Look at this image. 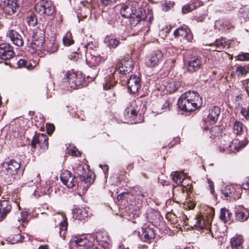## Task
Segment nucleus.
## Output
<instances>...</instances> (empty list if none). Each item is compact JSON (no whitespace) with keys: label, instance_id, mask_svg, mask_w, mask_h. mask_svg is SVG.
Returning a JSON list of instances; mask_svg holds the SVG:
<instances>
[{"label":"nucleus","instance_id":"nucleus-62","mask_svg":"<svg viewBox=\"0 0 249 249\" xmlns=\"http://www.w3.org/2000/svg\"><path fill=\"white\" fill-rule=\"evenodd\" d=\"M227 23H228L227 22H222V25L223 27H224V25H225V26L227 27V29H230V28L228 27ZM224 28H225V27H224Z\"/></svg>","mask_w":249,"mask_h":249},{"label":"nucleus","instance_id":"nucleus-39","mask_svg":"<svg viewBox=\"0 0 249 249\" xmlns=\"http://www.w3.org/2000/svg\"><path fill=\"white\" fill-rule=\"evenodd\" d=\"M169 91L174 92L176 91L180 87L181 84L179 82L173 81L169 84Z\"/></svg>","mask_w":249,"mask_h":249},{"label":"nucleus","instance_id":"nucleus-47","mask_svg":"<svg viewBox=\"0 0 249 249\" xmlns=\"http://www.w3.org/2000/svg\"><path fill=\"white\" fill-rule=\"evenodd\" d=\"M237 58L240 61H249V53H241L238 56Z\"/></svg>","mask_w":249,"mask_h":249},{"label":"nucleus","instance_id":"nucleus-52","mask_svg":"<svg viewBox=\"0 0 249 249\" xmlns=\"http://www.w3.org/2000/svg\"><path fill=\"white\" fill-rule=\"evenodd\" d=\"M117 0H101V2L105 6L115 3Z\"/></svg>","mask_w":249,"mask_h":249},{"label":"nucleus","instance_id":"nucleus-24","mask_svg":"<svg viewBox=\"0 0 249 249\" xmlns=\"http://www.w3.org/2000/svg\"><path fill=\"white\" fill-rule=\"evenodd\" d=\"M243 238L241 235H235L231 239L230 243L232 249H243Z\"/></svg>","mask_w":249,"mask_h":249},{"label":"nucleus","instance_id":"nucleus-58","mask_svg":"<svg viewBox=\"0 0 249 249\" xmlns=\"http://www.w3.org/2000/svg\"><path fill=\"white\" fill-rule=\"evenodd\" d=\"M37 249H49V248L48 245H44L40 246Z\"/></svg>","mask_w":249,"mask_h":249},{"label":"nucleus","instance_id":"nucleus-49","mask_svg":"<svg viewBox=\"0 0 249 249\" xmlns=\"http://www.w3.org/2000/svg\"><path fill=\"white\" fill-rule=\"evenodd\" d=\"M114 83H111L107 80L105 81V82L103 84L104 89L105 90L110 89L112 87L114 86Z\"/></svg>","mask_w":249,"mask_h":249},{"label":"nucleus","instance_id":"nucleus-61","mask_svg":"<svg viewBox=\"0 0 249 249\" xmlns=\"http://www.w3.org/2000/svg\"><path fill=\"white\" fill-rule=\"evenodd\" d=\"M16 237L17 238V241H22L23 240L21 236L19 235H17Z\"/></svg>","mask_w":249,"mask_h":249},{"label":"nucleus","instance_id":"nucleus-32","mask_svg":"<svg viewBox=\"0 0 249 249\" xmlns=\"http://www.w3.org/2000/svg\"><path fill=\"white\" fill-rule=\"evenodd\" d=\"M172 179L177 184H180L185 178V176L180 172H175L172 174Z\"/></svg>","mask_w":249,"mask_h":249},{"label":"nucleus","instance_id":"nucleus-60","mask_svg":"<svg viewBox=\"0 0 249 249\" xmlns=\"http://www.w3.org/2000/svg\"><path fill=\"white\" fill-rule=\"evenodd\" d=\"M137 114V111L135 109H132L131 110V116H135Z\"/></svg>","mask_w":249,"mask_h":249},{"label":"nucleus","instance_id":"nucleus-4","mask_svg":"<svg viewBox=\"0 0 249 249\" xmlns=\"http://www.w3.org/2000/svg\"><path fill=\"white\" fill-rule=\"evenodd\" d=\"M83 48L85 52L86 62L90 67H95L103 60L99 54L97 55L95 50L90 46L89 44L85 45Z\"/></svg>","mask_w":249,"mask_h":249},{"label":"nucleus","instance_id":"nucleus-10","mask_svg":"<svg viewBox=\"0 0 249 249\" xmlns=\"http://www.w3.org/2000/svg\"><path fill=\"white\" fill-rule=\"evenodd\" d=\"M163 53L160 50L153 52L145 59V65L150 68L154 67L162 61Z\"/></svg>","mask_w":249,"mask_h":249},{"label":"nucleus","instance_id":"nucleus-53","mask_svg":"<svg viewBox=\"0 0 249 249\" xmlns=\"http://www.w3.org/2000/svg\"><path fill=\"white\" fill-rule=\"evenodd\" d=\"M47 132L48 134L52 133L54 129V126L52 124H46Z\"/></svg>","mask_w":249,"mask_h":249},{"label":"nucleus","instance_id":"nucleus-26","mask_svg":"<svg viewBox=\"0 0 249 249\" xmlns=\"http://www.w3.org/2000/svg\"><path fill=\"white\" fill-rule=\"evenodd\" d=\"M222 194L223 197L225 199L234 197V194L235 192V189L233 186L231 185L226 186L222 190Z\"/></svg>","mask_w":249,"mask_h":249},{"label":"nucleus","instance_id":"nucleus-40","mask_svg":"<svg viewBox=\"0 0 249 249\" xmlns=\"http://www.w3.org/2000/svg\"><path fill=\"white\" fill-rule=\"evenodd\" d=\"M61 216L62 217L63 220L59 223L60 234H61V231H65L67 230L68 226L67 218L63 214H61Z\"/></svg>","mask_w":249,"mask_h":249},{"label":"nucleus","instance_id":"nucleus-57","mask_svg":"<svg viewBox=\"0 0 249 249\" xmlns=\"http://www.w3.org/2000/svg\"><path fill=\"white\" fill-rule=\"evenodd\" d=\"M71 152L72 155H74L76 157H78L80 155V152L77 151V150L75 148L71 149Z\"/></svg>","mask_w":249,"mask_h":249},{"label":"nucleus","instance_id":"nucleus-48","mask_svg":"<svg viewBox=\"0 0 249 249\" xmlns=\"http://www.w3.org/2000/svg\"><path fill=\"white\" fill-rule=\"evenodd\" d=\"M241 113L246 119H249V106L247 107L242 108Z\"/></svg>","mask_w":249,"mask_h":249},{"label":"nucleus","instance_id":"nucleus-21","mask_svg":"<svg viewBox=\"0 0 249 249\" xmlns=\"http://www.w3.org/2000/svg\"><path fill=\"white\" fill-rule=\"evenodd\" d=\"M235 214L236 220L240 222H243L248 219L249 217V211L243 207H239L236 210Z\"/></svg>","mask_w":249,"mask_h":249},{"label":"nucleus","instance_id":"nucleus-6","mask_svg":"<svg viewBox=\"0 0 249 249\" xmlns=\"http://www.w3.org/2000/svg\"><path fill=\"white\" fill-rule=\"evenodd\" d=\"M133 63L132 59L128 56L121 60H117L116 64L115 73L124 75L132 70Z\"/></svg>","mask_w":249,"mask_h":249},{"label":"nucleus","instance_id":"nucleus-46","mask_svg":"<svg viewBox=\"0 0 249 249\" xmlns=\"http://www.w3.org/2000/svg\"><path fill=\"white\" fill-rule=\"evenodd\" d=\"M30 180L29 181L34 184H37L40 182L41 179L39 174H35L31 176Z\"/></svg>","mask_w":249,"mask_h":249},{"label":"nucleus","instance_id":"nucleus-59","mask_svg":"<svg viewBox=\"0 0 249 249\" xmlns=\"http://www.w3.org/2000/svg\"><path fill=\"white\" fill-rule=\"evenodd\" d=\"M243 188L244 189H249V182H247L243 184Z\"/></svg>","mask_w":249,"mask_h":249},{"label":"nucleus","instance_id":"nucleus-30","mask_svg":"<svg viewBox=\"0 0 249 249\" xmlns=\"http://www.w3.org/2000/svg\"><path fill=\"white\" fill-rule=\"evenodd\" d=\"M73 169L74 173L79 177L80 179L82 178L87 174L84 165L83 164H76Z\"/></svg>","mask_w":249,"mask_h":249},{"label":"nucleus","instance_id":"nucleus-8","mask_svg":"<svg viewBox=\"0 0 249 249\" xmlns=\"http://www.w3.org/2000/svg\"><path fill=\"white\" fill-rule=\"evenodd\" d=\"M45 40V33L44 31L36 30L33 36V39L30 44V47L34 51H40L43 48Z\"/></svg>","mask_w":249,"mask_h":249},{"label":"nucleus","instance_id":"nucleus-28","mask_svg":"<svg viewBox=\"0 0 249 249\" xmlns=\"http://www.w3.org/2000/svg\"><path fill=\"white\" fill-rule=\"evenodd\" d=\"M230 41L227 40L225 38H221L217 39L213 43V46H215L216 49L221 50L225 48H229L230 45Z\"/></svg>","mask_w":249,"mask_h":249},{"label":"nucleus","instance_id":"nucleus-45","mask_svg":"<svg viewBox=\"0 0 249 249\" xmlns=\"http://www.w3.org/2000/svg\"><path fill=\"white\" fill-rule=\"evenodd\" d=\"M174 4L175 3L173 1H166L162 5V9L165 11H167L171 8H172L174 6Z\"/></svg>","mask_w":249,"mask_h":249},{"label":"nucleus","instance_id":"nucleus-22","mask_svg":"<svg viewBox=\"0 0 249 249\" xmlns=\"http://www.w3.org/2000/svg\"><path fill=\"white\" fill-rule=\"evenodd\" d=\"M7 35L10 38L11 41L15 45L18 46H21L23 45V41L22 38L16 31L13 30H9Z\"/></svg>","mask_w":249,"mask_h":249},{"label":"nucleus","instance_id":"nucleus-42","mask_svg":"<svg viewBox=\"0 0 249 249\" xmlns=\"http://www.w3.org/2000/svg\"><path fill=\"white\" fill-rule=\"evenodd\" d=\"M28 217V213L27 212H22L21 213V219L19 218L17 220L20 224H23L24 223H27V218Z\"/></svg>","mask_w":249,"mask_h":249},{"label":"nucleus","instance_id":"nucleus-31","mask_svg":"<svg viewBox=\"0 0 249 249\" xmlns=\"http://www.w3.org/2000/svg\"><path fill=\"white\" fill-rule=\"evenodd\" d=\"M74 215L79 219H84L88 216L87 211L85 208L76 209L73 211Z\"/></svg>","mask_w":249,"mask_h":249},{"label":"nucleus","instance_id":"nucleus-34","mask_svg":"<svg viewBox=\"0 0 249 249\" xmlns=\"http://www.w3.org/2000/svg\"><path fill=\"white\" fill-rule=\"evenodd\" d=\"M80 179L81 183H83L85 187L87 188H89L94 181V178L91 177V175H89L87 174Z\"/></svg>","mask_w":249,"mask_h":249},{"label":"nucleus","instance_id":"nucleus-64","mask_svg":"<svg viewBox=\"0 0 249 249\" xmlns=\"http://www.w3.org/2000/svg\"><path fill=\"white\" fill-rule=\"evenodd\" d=\"M112 95H113V96H114V97L115 96V92H113V93H112Z\"/></svg>","mask_w":249,"mask_h":249},{"label":"nucleus","instance_id":"nucleus-55","mask_svg":"<svg viewBox=\"0 0 249 249\" xmlns=\"http://www.w3.org/2000/svg\"><path fill=\"white\" fill-rule=\"evenodd\" d=\"M208 182L209 186V187H210V191H211V193L213 194V191H214V185H213V183L210 179H208Z\"/></svg>","mask_w":249,"mask_h":249},{"label":"nucleus","instance_id":"nucleus-3","mask_svg":"<svg viewBox=\"0 0 249 249\" xmlns=\"http://www.w3.org/2000/svg\"><path fill=\"white\" fill-rule=\"evenodd\" d=\"M84 81V78L80 73L68 71L63 78V82L67 87L76 89L80 86Z\"/></svg>","mask_w":249,"mask_h":249},{"label":"nucleus","instance_id":"nucleus-41","mask_svg":"<svg viewBox=\"0 0 249 249\" xmlns=\"http://www.w3.org/2000/svg\"><path fill=\"white\" fill-rule=\"evenodd\" d=\"M249 70L245 66H239L237 67L236 72L238 76H244L248 72Z\"/></svg>","mask_w":249,"mask_h":249},{"label":"nucleus","instance_id":"nucleus-44","mask_svg":"<svg viewBox=\"0 0 249 249\" xmlns=\"http://www.w3.org/2000/svg\"><path fill=\"white\" fill-rule=\"evenodd\" d=\"M27 22L30 26L34 27L36 24L37 19L34 15H31L27 17Z\"/></svg>","mask_w":249,"mask_h":249},{"label":"nucleus","instance_id":"nucleus-35","mask_svg":"<svg viewBox=\"0 0 249 249\" xmlns=\"http://www.w3.org/2000/svg\"><path fill=\"white\" fill-rule=\"evenodd\" d=\"M234 133L237 135L241 134L243 131V126L242 123L239 121H235L233 125Z\"/></svg>","mask_w":249,"mask_h":249},{"label":"nucleus","instance_id":"nucleus-2","mask_svg":"<svg viewBox=\"0 0 249 249\" xmlns=\"http://www.w3.org/2000/svg\"><path fill=\"white\" fill-rule=\"evenodd\" d=\"M202 104V100L199 94L194 91H187L179 97L178 100V108L186 112H192Z\"/></svg>","mask_w":249,"mask_h":249},{"label":"nucleus","instance_id":"nucleus-29","mask_svg":"<svg viewBox=\"0 0 249 249\" xmlns=\"http://www.w3.org/2000/svg\"><path fill=\"white\" fill-rule=\"evenodd\" d=\"M232 215V213L225 208H221L220 209V214L219 218L221 221L224 223L229 222Z\"/></svg>","mask_w":249,"mask_h":249},{"label":"nucleus","instance_id":"nucleus-36","mask_svg":"<svg viewBox=\"0 0 249 249\" xmlns=\"http://www.w3.org/2000/svg\"><path fill=\"white\" fill-rule=\"evenodd\" d=\"M17 65L19 68H25L28 70H30L32 67L30 62L23 59H20L18 61Z\"/></svg>","mask_w":249,"mask_h":249},{"label":"nucleus","instance_id":"nucleus-27","mask_svg":"<svg viewBox=\"0 0 249 249\" xmlns=\"http://www.w3.org/2000/svg\"><path fill=\"white\" fill-rule=\"evenodd\" d=\"M105 42L110 49L116 48L120 43L119 39L116 37L107 36Z\"/></svg>","mask_w":249,"mask_h":249},{"label":"nucleus","instance_id":"nucleus-25","mask_svg":"<svg viewBox=\"0 0 249 249\" xmlns=\"http://www.w3.org/2000/svg\"><path fill=\"white\" fill-rule=\"evenodd\" d=\"M220 112V110L218 107L213 106L210 109L208 118L211 123L213 124L217 121Z\"/></svg>","mask_w":249,"mask_h":249},{"label":"nucleus","instance_id":"nucleus-13","mask_svg":"<svg viewBox=\"0 0 249 249\" xmlns=\"http://www.w3.org/2000/svg\"><path fill=\"white\" fill-rule=\"evenodd\" d=\"M141 79L136 75H131L127 80L128 90L130 93H135L137 92L141 87Z\"/></svg>","mask_w":249,"mask_h":249},{"label":"nucleus","instance_id":"nucleus-9","mask_svg":"<svg viewBox=\"0 0 249 249\" xmlns=\"http://www.w3.org/2000/svg\"><path fill=\"white\" fill-rule=\"evenodd\" d=\"M20 167V164L14 160L2 163L1 167L2 172L8 177L15 175L18 173Z\"/></svg>","mask_w":249,"mask_h":249},{"label":"nucleus","instance_id":"nucleus-12","mask_svg":"<svg viewBox=\"0 0 249 249\" xmlns=\"http://www.w3.org/2000/svg\"><path fill=\"white\" fill-rule=\"evenodd\" d=\"M202 64L203 61L200 56H192L188 62L187 71L191 72H195L201 68Z\"/></svg>","mask_w":249,"mask_h":249},{"label":"nucleus","instance_id":"nucleus-14","mask_svg":"<svg viewBox=\"0 0 249 249\" xmlns=\"http://www.w3.org/2000/svg\"><path fill=\"white\" fill-rule=\"evenodd\" d=\"M18 7L17 0H4L0 4V8L8 15L14 13Z\"/></svg>","mask_w":249,"mask_h":249},{"label":"nucleus","instance_id":"nucleus-54","mask_svg":"<svg viewBox=\"0 0 249 249\" xmlns=\"http://www.w3.org/2000/svg\"><path fill=\"white\" fill-rule=\"evenodd\" d=\"M170 108V103L168 101H166L162 106V109L168 110Z\"/></svg>","mask_w":249,"mask_h":249},{"label":"nucleus","instance_id":"nucleus-20","mask_svg":"<svg viewBox=\"0 0 249 249\" xmlns=\"http://www.w3.org/2000/svg\"><path fill=\"white\" fill-rule=\"evenodd\" d=\"M154 230L149 227L142 229V233L140 235V238L143 242H150L155 237Z\"/></svg>","mask_w":249,"mask_h":249},{"label":"nucleus","instance_id":"nucleus-15","mask_svg":"<svg viewBox=\"0 0 249 249\" xmlns=\"http://www.w3.org/2000/svg\"><path fill=\"white\" fill-rule=\"evenodd\" d=\"M248 141L246 140L243 142H240L238 140H234L231 142V143L228 145V147H223L222 149H220L221 151H229L230 152L236 153L238 152L240 149L244 147L248 143Z\"/></svg>","mask_w":249,"mask_h":249},{"label":"nucleus","instance_id":"nucleus-50","mask_svg":"<svg viewBox=\"0 0 249 249\" xmlns=\"http://www.w3.org/2000/svg\"><path fill=\"white\" fill-rule=\"evenodd\" d=\"M192 3L193 6H194L195 9L198 7L202 6L203 4V1L201 0H193L192 1Z\"/></svg>","mask_w":249,"mask_h":249},{"label":"nucleus","instance_id":"nucleus-1","mask_svg":"<svg viewBox=\"0 0 249 249\" xmlns=\"http://www.w3.org/2000/svg\"><path fill=\"white\" fill-rule=\"evenodd\" d=\"M120 13L123 17L128 18L132 27L135 26L140 21L146 18L149 21L153 19L152 10L148 7H140L136 1L124 4L120 10Z\"/></svg>","mask_w":249,"mask_h":249},{"label":"nucleus","instance_id":"nucleus-51","mask_svg":"<svg viewBox=\"0 0 249 249\" xmlns=\"http://www.w3.org/2000/svg\"><path fill=\"white\" fill-rule=\"evenodd\" d=\"M92 0H84L81 2V3L82 4L84 7H86L88 8L89 10L92 7V5L91 3V1Z\"/></svg>","mask_w":249,"mask_h":249},{"label":"nucleus","instance_id":"nucleus-23","mask_svg":"<svg viewBox=\"0 0 249 249\" xmlns=\"http://www.w3.org/2000/svg\"><path fill=\"white\" fill-rule=\"evenodd\" d=\"M190 29L188 26L183 25L177 28L174 32V35L176 37H181L183 39L187 38L188 34L190 33Z\"/></svg>","mask_w":249,"mask_h":249},{"label":"nucleus","instance_id":"nucleus-5","mask_svg":"<svg viewBox=\"0 0 249 249\" xmlns=\"http://www.w3.org/2000/svg\"><path fill=\"white\" fill-rule=\"evenodd\" d=\"M31 150L35 152L37 149L38 151L40 149L46 150L48 148V138L47 136L43 134H38L35 136L31 141Z\"/></svg>","mask_w":249,"mask_h":249},{"label":"nucleus","instance_id":"nucleus-63","mask_svg":"<svg viewBox=\"0 0 249 249\" xmlns=\"http://www.w3.org/2000/svg\"><path fill=\"white\" fill-rule=\"evenodd\" d=\"M104 167H105V168H106L107 169V170L108 169V166L107 165H105Z\"/></svg>","mask_w":249,"mask_h":249},{"label":"nucleus","instance_id":"nucleus-18","mask_svg":"<svg viewBox=\"0 0 249 249\" xmlns=\"http://www.w3.org/2000/svg\"><path fill=\"white\" fill-rule=\"evenodd\" d=\"M12 202L9 200H3L0 202V222L4 219L8 213L12 210Z\"/></svg>","mask_w":249,"mask_h":249},{"label":"nucleus","instance_id":"nucleus-17","mask_svg":"<svg viewBox=\"0 0 249 249\" xmlns=\"http://www.w3.org/2000/svg\"><path fill=\"white\" fill-rule=\"evenodd\" d=\"M213 220V215H210L209 216L205 219L204 216L197 215L195 219V226L200 228L209 229Z\"/></svg>","mask_w":249,"mask_h":249},{"label":"nucleus","instance_id":"nucleus-11","mask_svg":"<svg viewBox=\"0 0 249 249\" xmlns=\"http://www.w3.org/2000/svg\"><path fill=\"white\" fill-rule=\"evenodd\" d=\"M60 179L62 183L69 188L74 187L77 183L75 176L68 170H64L62 172Z\"/></svg>","mask_w":249,"mask_h":249},{"label":"nucleus","instance_id":"nucleus-38","mask_svg":"<svg viewBox=\"0 0 249 249\" xmlns=\"http://www.w3.org/2000/svg\"><path fill=\"white\" fill-rule=\"evenodd\" d=\"M96 239L98 242H107L108 237L106 232H99L96 234Z\"/></svg>","mask_w":249,"mask_h":249},{"label":"nucleus","instance_id":"nucleus-56","mask_svg":"<svg viewBox=\"0 0 249 249\" xmlns=\"http://www.w3.org/2000/svg\"><path fill=\"white\" fill-rule=\"evenodd\" d=\"M78 55L76 52L72 53L71 55L69 56V58L72 60H74L77 59Z\"/></svg>","mask_w":249,"mask_h":249},{"label":"nucleus","instance_id":"nucleus-7","mask_svg":"<svg viewBox=\"0 0 249 249\" xmlns=\"http://www.w3.org/2000/svg\"><path fill=\"white\" fill-rule=\"evenodd\" d=\"M36 11L40 15L52 16L55 11L54 7L50 1L41 0L35 5Z\"/></svg>","mask_w":249,"mask_h":249},{"label":"nucleus","instance_id":"nucleus-16","mask_svg":"<svg viewBox=\"0 0 249 249\" xmlns=\"http://www.w3.org/2000/svg\"><path fill=\"white\" fill-rule=\"evenodd\" d=\"M14 55L13 48L9 44L2 43L0 44V58L7 60L12 58Z\"/></svg>","mask_w":249,"mask_h":249},{"label":"nucleus","instance_id":"nucleus-43","mask_svg":"<svg viewBox=\"0 0 249 249\" xmlns=\"http://www.w3.org/2000/svg\"><path fill=\"white\" fill-rule=\"evenodd\" d=\"M193 10L195 9L192 2L183 6L182 8V12L184 14L189 13Z\"/></svg>","mask_w":249,"mask_h":249},{"label":"nucleus","instance_id":"nucleus-33","mask_svg":"<svg viewBox=\"0 0 249 249\" xmlns=\"http://www.w3.org/2000/svg\"><path fill=\"white\" fill-rule=\"evenodd\" d=\"M58 43L55 40L47 43L46 47V51L50 53L56 52L58 50Z\"/></svg>","mask_w":249,"mask_h":249},{"label":"nucleus","instance_id":"nucleus-19","mask_svg":"<svg viewBox=\"0 0 249 249\" xmlns=\"http://www.w3.org/2000/svg\"><path fill=\"white\" fill-rule=\"evenodd\" d=\"M71 245L84 247L89 243V240L84 235H72L70 240Z\"/></svg>","mask_w":249,"mask_h":249},{"label":"nucleus","instance_id":"nucleus-37","mask_svg":"<svg viewBox=\"0 0 249 249\" xmlns=\"http://www.w3.org/2000/svg\"><path fill=\"white\" fill-rule=\"evenodd\" d=\"M63 43L65 46H69L74 43L70 33H67L63 38Z\"/></svg>","mask_w":249,"mask_h":249}]
</instances>
